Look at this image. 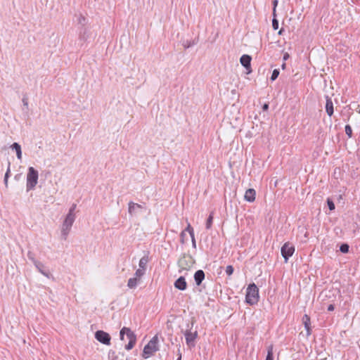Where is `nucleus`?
<instances>
[{
  "label": "nucleus",
  "instance_id": "2eb2a0df",
  "mask_svg": "<svg viewBox=\"0 0 360 360\" xmlns=\"http://www.w3.org/2000/svg\"><path fill=\"white\" fill-rule=\"evenodd\" d=\"M302 322H303L304 328L307 330V335L309 336V335H311V327H310V325H311L310 317L307 314H304L302 317Z\"/></svg>",
  "mask_w": 360,
  "mask_h": 360
},
{
  "label": "nucleus",
  "instance_id": "ea45409f",
  "mask_svg": "<svg viewBox=\"0 0 360 360\" xmlns=\"http://www.w3.org/2000/svg\"><path fill=\"white\" fill-rule=\"evenodd\" d=\"M191 241H192V246L195 248H196V242H195V236H191Z\"/></svg>",
  "mask_w": 360,
  "mask_h": 360
},
{
  "label": "nucleus",
  "instance_id": "1a4fd4ad",
  "mask_svg": "<svg viewBox=\"0 0 360 360\" xmlns=\"http://www.w3.org/2000/svg\"><path fill=\"white\" fill-rule=\"evenodd\" d=\"M144 209L143 206L130 201L128 203V212L131 216H136Z\"/></svg>",
  "mask_w": 360,
  "mask_h": 360
},
{
  "label": "nucleus",
  "instance_id": "6e6552de",
  "mask_svg": "<svg viewBox=\"0 0 360 360\" xmlns=\"http://www.w3.org/2000/svg\"><path fill=\"white\" fill-rule=\"evenodd\" d=\"M185 339L186 344L188 347H192L195 346V340L198 337V332H191L190 329H187L185 333Z\"/></svg>",
  "mask_w": 360,
  "mask_h": 360
},
{
  "label": "nucleus",
  "instance_id": "7c9ffc66",
  "mask_svg": "<svg viewBox=\"0 0 360 360\" xmlns=\"http://www.w3.org/2000/svg\"><path fill=\"white\" fill-rule=\"evenodd\" d=\"M184 231H185V233L188 232L190 236H194V230L190 224H188L187 227Z\"/></svg>",
  "mask_w": 360,
  "mask_h": 360
},
{
  "label": "nucleus",
  "instance_id": "f8f14e48",
  "mask_svg": "<svg viewBox=\"0 0 360 360\" xmlns=\"http://www.w3.org/2000/svg\"><path fill=\"white\" fill-rule=\"evenodd\" d=\"M204 279L205 272L202 270L200 269L195 271L194 274V280L196 285L200 286Z\"/></svg>",
  "mask_w": 360,
  "mask_h": 360
},
{
  "label": "nucleus",
  "instance_id": "37998d69",
  "mask_svg": "<svg viewBox=\"0 0 360 360\" xmlns=\"http://www.w3.org/2000/svg\"><path fill=\"white\" fill-rule=\"evenodd\" d=\"M290 56L288 53H285L283 54V59L284 61L287 60L288 58H289Z\"/></svg>",
  "mask_w": 360,
  "mask_h": 360
},
{
  "label": "nucleus",
  "instance_id": "6ab92c4d",
  "mask_svg": "<svg viewBox=\"0 0 360 360\" xmlns=\"http://www.w3.org/2000/svg\"><path fill=\"white\" fill-rule=\"evenodd\" d=\"M11 148L15 151L17 158L18 160H21L22 159V150H21L20 145L18 143H13L11 146Z\"/></svg>",
  "mask_w": 360,
  "mask_h": 360
},
{
  "label": "nucleus",
  "instance_id": "58836bf2",
  "mask_svg": "<svg viewBox=\"0 0 360 360\" xmlns=\"http://www.w3.org/2000/svg\"><path fill=\"white\" fill-rule=\"evenodd\" d=\"M272 4H273V6H274L273 7L274 11L275 13L276 12V6H278V0H273Z\"/></svg>",
  "mask_w": 360,
  "mask_h": 360
},
{
  "label": "nucleus",
  "instance_id": "cd10ccee",
  "mask_svg": "<svg viewBox=\"0 0 360 360\" xmlns=\"http://www.w3.org/2000/svg\"><path fill=\"white\" fill-rule=\"evenodd\" d=\"M349 245L347 243H343L340 247V250L342 253H347L349 252Z\"/></svg>",
  "mask_w": 360,
  "mask_h": 360
},
{
  "label": "nucleus",
  "instance_id": "a211bd4d",
  "mask_svg": "<svg viewBox=\"0 0 360 360\" xmlns=\"http://www.w3.org/2000/svg\"><path fill=\"white\" fill-rule=\"evenodd\" d=\"M141 280L139 278L133 277L130 278L127 282V286L130 289L136 288V286L140 283Z\"/></svg>",
  "mask_w": 360,
  "mask_h": 360
},
{
  "label": "nucleus",
  "instance_id": "7ed1b4c3",
  "mask_svg": "<svg viewBox=\"0 0 360 360\" xmlns=\"http://www.w3.org/2000/svg\"><path fill=\"white\" fill-rule=\"evenodd\" d=\"M124 335H127V339L129 340V342L125 345V349L127 350L131 349L136 342V336L135 333L129 328L127 327H123L120 332V339L124 340Z\"/></svg>",
  "mask_w": 360,
  "mask_h": 360
},
{
  "label": "nucleus",
  "instance_id": "423d86ee",
  "mask_svg": "<svg viewBox=\"0 0 360 360\" xmlns=\"http://www.w3.org/2000/svg\"><path fill=\"white\" fill-rule=\"evenodd\" d=\"M281 255L285 259V262H287L289 257H290L293 255L295 252V247L290 243H285L281 247Z\"/></svg>",
  "mask_w": 360,
  "mask_h": 360
},
{
  "label": "nucleus",
  "instance_id": "de8ad7c7",
  "mask_svg": "<svg viewBox=\"0 0 360 360\" xmlns=\"http://www.w3.org/2000/svg\"><path fill=\"white\" fill-rule=\"evenodd\" d=\"M285 67H286V64H285V63H283L282 64V65H281L282 69H285Z\"/></svg>",
  "mask_w": 360,
  "mask_h": 360
},
{
  "label": "nucleus",
  "instance_id": "4468645a",
  "mask_svg": "<svg viewBox=\"0 0 360 360\" xmlns=\"http://www.w3.org/2000/svg\"><path fill=\"white\" fill-rule=\"evenodd\" d=\"M326 111L330 117L332 116L334 112L333 101L328 96H326Z\"/></svg>",
  "mask_w": 360,
  "mask_h": 360
},
{
  "label": "nucleus",
  "instance_id": "8fccbe9b",
  "mask_svg": "<svg viewBox=\"0 0 360 360\" xmlns=\"http://www.w3.org/2000/svg\"><path fill=\"white\" fill-rule=\"evenodd\" d=\"M181 356L180 355V356H179V358L177 359V360H181Z\"/></svg>",
  "mask_w": 360,
  "mask_h": 360
},
{
  "label": "nucleus",
  "instance_id": "2f4dec72",
  "mask_svg": "<svg viewBox=\"0 0 360 360\" xmlns=\"http://www.w3.org/2000/svg\"><path fill=\"white\" fill-rule=\"evenodd\" d=\"M327 204L330 211L334 210L335 207L333 201L330 198L327 199Z\"/></svg>",
  "mask_w": 360,
  "mask_h": 360
},
{
  "label": "nucleus",
  "instance_id": "20e7f679",
  "mask_svg": "<svg viewBox=\"0 0 360 360\" xmlns=\"http://www.w3.org/2000/svg\"><path fill=\"white\" fill-rule=\"evenodd\" d=\"M158 335H155L149 342L144 347L143 351V357L147 359L152 356L153 353L159 349Z\"/></svg>",
  "mask_w": 360,
  "mask_h": 360
},
{
  "label": "nucleus",
  "instance_id": "f704fd0d",
  "mask_svg": "<svg viewBox=\"0 0 360 360\" xmlns=\"http://www.w3.org/2000/svg\"><path fill=\"white\" fill-rule=\"evenodd\" d=\"M10 174H11V162H8V167H7V170L6 172L5 176H4L5 179H8L10 176Z\"/></svg>",
  "mask_w": 360,
  "mask_h": 360
},
{
  "label": "nucleus",
  "instance_id": "dca6fc26",
  "mask_svg": "<svg viewBox=\"0 0 360 360\" xmlns=\"http://www.w3.org/2000/svg\"><path fill=\"white\" fill-rule=\"evenodd\" d=\"M89 38V30L86 27H79V39L85 41Z\"/></svg>",
  "mask_w": 360,
  "mask_h": 360
},
{
  "label": "nucleus",
  "instance_id": "473e14b6",
  "mask_svg": "<svg viewBox=\"0 0 360 360\" xmlns=\"http://www.w3.org/2000/svg\"><path fill=\"white\" fill-rule=\"evenodd\" d=\"M233 271H234V269L233 267L231 266V265H228L226 267V274L228 275V276H231L233 274Z\"/></svg>",
  "mask_w": 360,
  "mask_h": 360
},
{
  "label": "nucleus",
  "instance_id": "f3484780",
  "mask_svg": "<svg viewBox=\"0 0 360 360\" xmlns=\"http://www.w3.org/2000/svg\"><path fill=\"white\" fill-rule=\"evenodd\" d=\"M75 18L77 23L81 26L80 27H86L88 20L84 15L82 13H79L75 15Z\"/></svg>",
  "mask_w": 360,
  "mask_h": 360
},
{
  "label": "nucleus",
  "instance_id": "09e8293b",
  "mask_svg": "<svg viewBox=\"0 0 360 360\" xmlns=\"http://www.w3.org/2000/svg\"><path fill=\"white\" fill-rule=\"evenodd\" d=\"M273 15H274V18H276V12L274 13V11H273Z\"/></svg>",
  "mask_w": 360,
  "mask_h": 360
},
{
  "label": "nucleus",
  "instance_id": "b1692460",
  "mask_svg": "<svg viewBox=\"0 0 360 360\" xmlns=\"http://www.w3.org/2000/svg\"><path fill=\"white\" fill-rule=\"evenodd\" d=\"M213 218H214L213 212H211L206 221L205 226H206L207 229H211V227L212 226V223H213Z\"/></svg>",
  "mask_w": 360,
  "mask_h": 360
},
{
  "label": "nucleus",
  "instance_id": "72a5a7b5",
  "mask_svg": "<svg viewBox=\"0 0 360 360\" xmlns=\"http://www.w3.org/2000/svg\"><path fill=\"white\" fill-rule=\"evenodd\" d=\"M272 27L274 30L278 29V20L276 18L272 19Z\"/></svg>",
  "mask_w": 360,
  "mask_h": 360
},
{
  "label": "nucleus",
  "instance_id": "a878e982",
  "mask_svg": "<svg viewBox=\"0 0 360 360\" xmlns=\"http://www.w3.org/2000/svg\"><path fill=\"white\" fill-rule=\"evenodd\" d=\"M27 257L34 264H37L38 265H40L39 262L35 259L34 254L32 252L29 251L27 252Z\"/></svg>",
  "mask_w": 360,
  "mask_h": 360
},
{
  "label": "nucleus",
  "instance_id": "393cba45",
  "mask_svg": "<svg viewBox=\"0 0 360 360\" xmlns=\"http://www.w3.org/2000/svg\"><path fill=\"white\" fill-rule=\"evenodd\" d=\"M108 360H117L118 359V356H117L115 351L110 349L108 352Z\"/></svg>",
  "mask_w": 360,
  "mask_h": 360
},
{
  "label": "nucleus",
  "instance_id": "aec40b11",
  "mask_svg": "<svg viewBox=\"0 0 360 360\" xmlns=\"http://www.w3.org/2000/svg\"><path fill=\"white\" fill-rule=\"evenodd\" d=\"M39 264L40 265H38L37 264H34V266L37 269V270L41 274H43L44 276H45L47 278H49V271H46L44 269V265L39 262Z\"/></svg>",
  "mask_w": 360,
  "mask_h": 360
},
{
  "label": "nucleus",
  "instance_id": "412c9836",
  "mask_svg": "<svg viewBox=\"0 0 360 360\" xmlns=\"http://www.w3.org/2000/svg\"><path fill=\"white\" fill-rule=\"evenodd\" d=\"M148 262V256H143L139 260V269H142L144 270H146L147 264Z\"/></svg>",
  "mask_w": 360,
  "mask_h": 360
},
{
  "label": "nucleus",
  "instance_id": "a19ab883",
  "mask_svg": "<svg viewBox=\"0 0 360 360\" xmlns=\"http://www.w3.org/2000/svg\"><path fill=\"white\" fill-rule=\"evenodd\" d=\"M193 45V43H191V42H188V41H186V43L184 44V46L186 49H188V48L191 47Z\"/></svg>",
  "mask_w": 360,
  "mask_h": 360
},
{
  "label": "nucleus",
  "instance_id": "ddd939ff",
  "mask_svg": "<svg viewBox=\"0 0 360 360\" xmlns=\"http://www.w3.org/2000/svg\"><path fill=\"white\" fill-rule=\"evenodd\" d=\"M256 192L253 188H249L245 191L244 198L246 201L252 202L255 200Z\"/></svg>",
  "mask_w": 360,
  "mask_h": 360
},
{
  "label": "nucleus",
  "instance_id": "9b49d317",
  "mask_svg": "<svg viewBox=\"0 0 360 360\" xmlns=\"http://www.w3.org/2000/svg\"><path fill=\"white\" fill-rule=\"evenodd\" d=\"M174 287L180 290H185L187 288V283L184 276H180L175 282Z\"/></svg>",
  "mask_w": 360,
  "mask_h": 360
},
{
  "label": "nucleus",
  "instance_id": "c85d7f7f",
  "mask_svg": "<svg viewBox=\"0 0 360 360\" xmlns=\"http://www.w3.org/2000/svg\"><path fill=\"white\" fill-rule=\"evenodd\" d=\"M345 134L348 136L349 138L352 136V129L350 125L347 124L345 127Z\"/></svg>",
  "mask_w": 360,
  "mask_h": 360
},
{
  "label": "nucleus",
  "instance_id": "c03bdc74",
  "mask_svg": "<svg viewBox=\"0 0 360 360\" xmlns=\"http://www.w3.org/2000/svg\"><path fill=\"white\" fill-rule=\"evenodd\" d=\"M269 109V104L268 103H264L262 106V110L264 111H266Z\"/></svg>",
  "mask_w": 360,
  "mask_h": 360
},
{
  "label": "nucleus",
  "instance_id": "c756f323",
  "mask_svg": "<svg viewBox=\"0 0 360 360\" xmlns=\"http://www.w3.org/2000/svg\"><path fill=\"white\" fill-rule=\"evenodd\" d=\"M279 72H279V70L278 69L274 70L273 72L271 74V81L276 80L278 78V75H279Z\"/></svg>",
  "mask_w": 360,
  "mask_h": 360
},
{
  "label": "nucleus",
  "instance_id": "39448f33",
  "mask_svg": "<svg viewBox=\"0 0 360 360\" xmlns=\"http://www.w3.org/2000/svg\"><path fill=\"white\" fill-rule=\"evenodd\" d=\"M75 218V215H71V214L66 215L61 229V235L64 240H66Z\"/></svg>",
  "mask_w": 360,
  "mask_h": 360
},
{
  "label": "nucleus",
  "instance_id": "79ce46f5",
  "mask_svg": "<svg viewBox=\"0 0 360 360\" xmlns=\"http://www.w3.org/2000/svg\"><path fill=\"white\" fill-rule=\"evenodd\" d=\"M334 309H335V307H334L333 304H329L328 306V309H328V311H332L334 310Z\"/></svg>",
  "mask_w": 360,
  "mask_h": 360
},
{
  "label": "nucleus",
  "instance_id": "e433bc0d",
  "mask_svg": "<svg viewBox=\"0 0 360 360\" xmlns=\"http://www.w3.org/2000/svg\"><path fill=\"white\" fill-rule=\"evenodd\" d=\"M186 236V234L185 233V231H182L181 233H180V239H181V243L183 244L185 243Z\"/></svg>",
  "mask_w": 360,
  "mask_h": 360
},
{
  "label": "nucleus",
  "instance_id": "4c0bfd02",
  "mask_svg": "<svg viewBox=\"0 0 360 360\" xmlns=\"http://www.w3.org/2000/svg\"><path fill=\"white\" fill-rule=\"evenodd\" d=\"M22 101L23 105L25 107H26V108H28V100H27V98L23 97Z\"/></svg>",
  "mask_w": 360,
  "mask_h": 360
},
{
  "label": "nucleus",
  "instance_id": "5701e85b",
  "mask_svg": "<svg viewBox=\"0 0 360 360\" xmlns=\"http://www.w3.org/2000/svg\"><path fill=\"white\" fill-rule=\"evenodd\" d=\"M265 360H274L273 345H269L267 348V355Z\"/></svg>",
  "mask_w": 360,
  "mask_h": 360
},
{
  "label": "nucleus",
  "instance_id": "9d476101",
  "mask_svg": "<svg viewBox=\"0 0 360 360\" xmlns=\"http://www.w3.org/2000/svg\"><path fill=\"white\" fill-rule=\"evenodd\" d=\"M251 60L252 58L249 55L246 54L243 55L240 58V62L241 65L247 70H248V72L251 71L250 70L251 66Z\"/></svg>",
  "mask_w": 360,
  "mask_h": 360
},
{
  "label": "nucleus",
  "instance_id": "4be33fe9",
  "mask_svg": "<svg viewBox=\"0 0 360 360\" xmlns=\"http://www.w3.org/2000/svg\"><path fill=\"white\" fill-rule=\"evenodd\" d=\"M178 265L182 269H187L188 267H189V265L188 264V263L186 262V257H183L179 259Z\"/></svg>",
  "mask_w": 360,
  "mask_h": 360
},
{
  "label": "nucleus",
  "instance_id": "49530a36",
  "mask_svg": "<svg viewBox=\"0 0 360 360\" xmlns=\"http://www.w3.org/2000/svg\"><path fill=\"white\" fill-rule=\"evenodd\" d=\"M284 32V29L283 28H281L279 31H278V34L279 35H281L283 34V32Z\"/></svg>",
  "mask_w": 360,
  "mask_h": 360
},
{
  "label": "nucleus",
  "instance_id": "f257e3e1",
  "mask_svg": "<svg viewBox=\"0 0 360 360\" xmlns=\"http://www.w3.org/2000/svg\"><path fill=\"white\" fill-rule=\"evenodd\" d=\"M259 289L257 285L252 283L248 285L246 290L245 302L250 305H254L259 301Z\"/></svg>",
  "mask_w": 360,
  "mask_h": 360
},
{
  "label": "nucleus",
  "instance_id": "0eeeda50",
  "mask_svg": "<svg viewBox=\"0 0 360 360\" xmlns=\"http://www.w3.org/2000/svg\"><path fill=\"white\" fill-rule=\"evenodd\" d=\"M96 339L102 344L109 345L110 344V335L103 330H98L95 333Z\"/></svg>",
  "mask_w": 360,
  "mask_h": 360
},
{
  "label": "nucleus",
  "instance_id": "c9c22d12",
  "mask_svg": "<svg viewBox=\"0 0 360 360\" xmlns=\"http://www.w3.org/2000/svg\"><path fill=\"white\" fill-rule=\"evenodd\" d=\"M76 207H77L76 204H72V205L69 209V212H68V214H71V215H75V210L76 209Z\"/></svg>",
  "mask_w": 360,
  "mask_h": 360
},
{
  "label": "nucleus",
  "instance_id": "f03ea898",
  "mask_svg": "<svg viewBox=\"0 0 360 360\" xmlns=\"http://www.w3.org/2000/svg\"><path fill=\"white\" fill-rule=\"evenodd\" d=\"M39 172L33 167L28 168L27 174V183L26 188L27 191L33 190L38 183Z\"/></svg>",
  "mask_w": 360,
  "mask_h": 360
},
{
  "label": "nucleus",
  "instance_id": "a18cd8bd",
  "mask_svg": "<svg viewBox=\"0 0 360 360\" xmlns=\"http://www.w3.org/2000/svg\"><path fill=\"white\" fill-rule=\"evenodd\" d=\"M8 179H4V184H5V186L7 188L8 187Z\"/></svg>",
  "mask_w": 360,
  "mask_h": 360
},
{
  "label": "nucleus",
  "instance_id": "bb28decb",
  "mask_svg": "<svg viewBox=\"0 0 360 360\" xmlns=\"http://www.w3.org/2000/svg\"><path fill=\"white\" fill-rule=\"evenodd\" d=\"M146 274V270L144 269H138L135 274H134V276L136 277V278H139L140 280L141 278V277Z\"/></svg>",
  "mask_w": 360,
  "mask_h": 360
}]
</instances>
